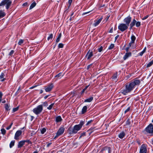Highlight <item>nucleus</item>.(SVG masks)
Masks as SVG:
<instances>
[{
	"label": "nucleus",
	"mask_w": 153,
	"mask_h": 153,
	"mask_svg": "<svg viewBox=\"0 0 153 153\" xmlns=\"http://www.w3.org/2000/svg\"><path fill=\"white\" fill-rule=\"evenodd\" d=\"M134 43L133 42H131L128 44V45H129V47H131V45L132 44H133Z\"/></svg>",
	"instance_id": "nucleus-59"
},
{
	"label": "nucleus",
	"mask_w": 153,
	"mask_h": 153,
	"mask_svg": "<svg viewBox=\"0 0 153 153\" xmlns=\"http://www.w3.org/2000/svg\"><path fill=\"white\" fill-rule=\"evenodd\" d=\"M81 128L79 125H76L74 126L72 130H70L69 128L68 129L69 134L71 135L76 134Z\"/></svg>",
	"instance_id": "nucleus-2"
},
{
	"label": "nucleus",
	"mask_w": 153,
	"mask_h": 153,
	"mask_svg": "<svg viewBox=\"0 0 153 153\" xmlns=\"http://www.w3.org/2000/svg\"><path fill=\"white\" fill-rule=\"evenodd\" d=\"M1 133L3 135L4 134L6 133V130L4 128L1 129Z\"/></svg>",
	"instance_id": "nucleus-33"
},
{
	"label": "nucleus",
	"mask_w": 153,
	"mask_h": 153,
	"mask_svg": "<svg viewBox=\"0 0 153 153\" xmlns=\"http://www.w3.org/2000/svg\"><path fill=\"white\" fill-rule=\"evenodd\" d=\"M53 37V35L52 34H50V36L47 38V40L48 41H49L50 40H51Z\"/></svg>",
	"instance_id": "nucleus-29"
},
{
	"label": "nucleus",
	"mask_w": 153,
	"mask_h": 153,
	"mask_svg": "<svg viewBox=\"0 0 153 153\" xmlns=\"http://www.w3.org/2000/svg\"><path fill=\"white\" fill-rule=\"evenodd\" d=\"M74 19V17H72V16H71V17H70V20L71 21V20H72L73 19Z\"/></svg>",
	"instance_id": "nucleus-62"
},
{
	"label": "nucleus",
	"mask_w": 153,
	"mask_h": 153,
	"mask_svg": "<svg viewBox=\"0 0 153 153\" xmlns=\"http://www.w3.org/2000/svg\"><path fill=\"white\" fill-rule=\"evenodd\" d=\"M12 4L11 0H3L0 3V6L3 7L5 6L6 9H8Z\"/></svg>",
	"instance_id": "nucleus-3"
},
{
	"label": "nucleus",
	"mask_w": 153,
	"mask_h": 153,
	"mask_svg": "<svg viewBox=\"0 0 153 153\" xmlns=\"http://www.w3.org/2000/svg\"><path fill=\"white\" fill-rule=\"evenodd\" d=\"M51 143H48L47 145V147H48L49 146L51 145Z\"/></svg>",
	"instance_id": "nucleus-61"
},
{
	"label": "nucleus",
	"mask_w": 153,
	"mask_h": 153,
	"mask_svg": "<svg viewBox=\"0 0 153 153\" xmlns=\"http://www.w3.org/2000/svg\"><path fill=\"white\" fill-rule=\"evenodd\" d=\"M64 45L62 43H59L58 45V47L59 48H62L63 47Z\"/></svg>",
	"instance_id": "nucleus-31"
},
{
	"label": "nucleus",
	"mask_w": 153,
	"mask_h": 153,
	"mask_svg": "<svg viewBox=\"0 0 153 153\" xmlns=\"http://www.w3.org/2000/svg\"><path fill=\"white\" fill-rule=\"evenodd\" d=\"M113 27H112L109 31V32L112 33L113 32Z\"/></svg>",
	"instance_id": "nucleus-57"
},
{
	"label": "nucleus",
	"mask_w": 153,
	"mask_h": 153,
	"mask_svg": "<svg viewBox=\"0 0 153 153\" xmlns=\"http://www.w3.org/2000/svg\"><path fill=\"white\" fill-rule=\"evenodd\" d=\"M53 87V85L52 84H51L50 85L45 87V90L46 92H49L52 90Z\"/></svg>",
	"instance_id": "nucleus-8"
},
{
	"label": "nucleus",
	"mask_w": 153,
	"mask_h": 153,
	"mask_svg": "<svg viewBox=\"0 0 153 153\" xmlns=\"http://www.w3.org/2000/svg\"><path fill=\"white\" fill-rule=\"evenodd\" d=\"M62 36L61 33H60L58 36V42L59 41V39Z\"/></svg>",
	"instance_id": "nucleus-51"
},
{
	"label": "nucleus",
	"mask_w": 153,
	"mask_h": 153,
	"mask_svg": "<svg viewBox=\"0 0 153 153\" xmlns=\"http://www.w3.org/2000/svg\"><path fill=\"white\" fill-rule=\"evenodd\" d=\"M103 47L102 46L98 49V51L99 52H101L102 50Z\"/></svg>",
	"instance_id": "nucleus-40"
},
{
	"label": "nucleus",
	"mask_w": 153,
	"mask_h": 153,
	"mask_svg": "<svg viewBox=\"0 0 153 153\" xmlns=\"http://www.w3.org/2000/svg\"><path fill=\"white\" fill-rule=\"evenodd\" d=\"M53 105L54 103L51 104L50 105H49V107L47 108L49 110H51L52 108Z\"/></svg>",
	"instance_id": "nucleus-37"
},
{
	"label": "nucleus",
	"mask_w": 153,
	"mask_h": 153,
	"mask_svg": "<svg viewBox=\"0 0 153 153\" xmlns=\"http://www.w3.org/2000/svg\"><path fill=\"white\" fill-rule=\"evenodd\" d=\"M5 75L3 73H1L0 76V81L1 82H3L6 79L4 77Z\"/></svg>",
	"instance_id": "nucleus-17"
},
{
	"label": "nucleus",
	"mask_w": 153,
	"mask_h": 153,
	"mask_svg": "<svg viewBox=\"0 0 153 153\" xmlns=\"http://www.w3.org/2000/svg\"><path fill=\"white\" fill-rule=\"evenodd\" d=\"M126 124L127 125H130V120L129 119H127V120L126 121Z\"/></svg>",
	"instance_id": "nucleus-47"
},
{
	"label": "nucleus",
	"mask_w": 153,
	"mask_h": 153,
	"mask_svg": "<svg viewBox=\"0 0 153 153\" xmlns=\"http://www.w3.org/2000/svg\"><path fill=\"white\" fill-rule=\"evenodd\" d=\"M140 82V80L134 79L129 84L126 85L125 88L121 90V93L124 95H126L132 91L136 85H139Z\"/></svg>",
	"instance_id": "nucleus-1"
},
{
	"label": "nucleus",
	"mask_w": 153,
	"mask_h": 153,
	"mask_svg": "<svg viewBox=\"0 0 153 153\" xmlns=\"http://www.w3.org/2000/svg\"><path fill=\"white\" fill-rule=\"evenodd\" d=\"M24 42V40H23V39H20L18 43V44L19 45H21V44H22V43H23Z\"/></svg>",
	"instance_id": "nucleus-34"
},
{
	"label": "nucleus",
	"mask_w": 153,
	"mask_h": 153,
	"mask_svg": "<svg viewBox=\"0 0 153 153\" xmlns=\"http://www.w3.org/2000/svg\"><path fill=\"white\" fill-rule=\"evenodd\" d=\"M10 105H9L8 104H5V108L6 110L7 111L10 110Z\"/></svg>",
	"instance_id": "nucleus-26"
},
{
	"label": "nucleus",
	"mask_w": 153,
	"mask_h": 153,
	"mask_svg": "<svg viewBox=\"0 0 153 153\" xmlns=\"http://www.w3.org/2000/svg\"><path fill=\"white\" fill-rule=\"evenodd\" d=\"M89 85H87L82 90L81 92V94H82L86 90V89L88 88L89 87Z\"/></svg>",
	"instance_id": "nucleus-28"
},
{
	"label": "nucleus",
	"mask_w": 153,
	"mask_h": 153,
	"mask_svg": "<svg viewBox=\"0 0 153 153\" xmlns=\"http://www.w3.org/2000/svg\"><path fill=\"white\" fill-rule=\"evenodd\" d=\"M119 35H117L115 38V40L116 41L118 37H119Z\"/></svg>",
	"instance_id": "nucleus-58"
},
{
	"label": "nucleus",
	"mask_w": 153,
	"mask_h": 153,
	"mask_svg": "<svg viewBox=\"0 0 153 153\" xmlns=\"http://www.w3.org/2000/svg\"><path fill=\"white\" fill-rule=\"evenodd\" d=\"M85 135V132H83L81 134L80 137H81L82 136H84Z\"/></svg>",
	"instance_id": "nucleus-53"
},
{
	"label": "nucleus",
	"mask_w": 153,
	"mask_h": 153,
	"mask_svg": "<svg viewBox=\"0 0 153 153\" xmlns=\"http://www.w3.org/2000/svg\"><path fill=\"white\" fill-rule=\"evenodd\" d=\"M91 11H88V12L84 13H83L82 15H84L86 14L89 13Z\"/></svg>",
	"instance_id": "nucleus-56"
},
{
	"label": "nucleus",
	"mask_w": 153,
	"mask_h": 153,
	"mask_svg": "<svg viewBox=\"0 0 153 153\" xmlns=\"http://www.w3.org/2000/svg\"><path fill=\"white\" fill-rule=\"evenodd\" d=\"M19 108V107H17L15 108H14L13 110V112H15L16 111H17L18 110Z\"/></svg>",
	"instance_id": "nucleus-38"
},
{
	"label": "nucleus",
	"mask_w": 153,
	"mask_h": 153,
	"mask_svg": "<svg viewBox=\"0 0 153 153\" xmlns=\"http://www.w3.org/2000/svg\"><path fill=\"white\" fill-rule=\"evenodd\" d=\"M14 52V51L13 50L11 51L10 53L9 54V55L10 56H11L13 54Z\"/></svg>",
	"instance_id": "nucleus-46"
},
{
	"label": "nucleus",
	"mask_w": 153,
	"mask_h": 153,
	"mask_svg": "<svg viewBox=\"0 0 153 153\" xmlns=\"http://www.w3.org/2000/svg\"><path fill=\"white\" fill-rule=\"evenodd\" d=\"M117 77V73L116 72L114 74L112 77V79L113 80H116Z\"/></svg>",
	"instance_id": "nucleus-21"
},
{
	"label": "nucleus",
	"mask_w": 153,
	"mask_h": 153,
	"mask_svg": "<svg viewBox=\"0 0 153 153\" xmlns=\"http://www.w3.org/2000/svg\"><path fill=\"white\" fill-rule=\"evenodd\" d=\"M135 39H136V37H135V36L134 35H133L131 36V42H133L134 43V41L135 40Z\"/></svg>",
	"instance_id": "nucleus-25"
},
{
	"label": "nucleus",
	"mask_w": 153,
	"mask_h": 153,
	"mask_svg": "<svg viewBox=\"0 0 153 153\" xmlns=\"http://www.w3.org/2000/svg\"><path fill=\"white\" fill-rule=\"evenodd\" d=\"M22 133V132L21 131H17L15 134V136L14 137L15 139L16 140H18V137Z\"/></svg>",
	"instance_id": "nucleus-12"
},
{
	"label": "nucleus",
	"mask_w": 153,
	"mask_h": 153,
	"mask_svg": "<svg viewBox=\"0 0 153 153\" xmlns=\"http://www.w3.org/2000/svg\"><path fill=\"white\" fill-rule=\"evenodd\" d=\"M25 143L24 140L20 141L18 143V148H20L22 147L23 145H24Z\"/></svg>",
	"instance_id": "nucleus-18"
},
{
	"label": "nucleus",
	"mask_w": 153,
	"mask_h": 153,
	"mask_svg": "<svg viewBox=\"0 0 153 153\" xmlns=\"http://www.w3.org/2000/svg\"><path fill=\"white\" fill-rule=\"evenodd\" d=\"M128 27L124 23H121L118 26V29L121 31L123 32L127 30Z\"/></svg>",
	"instance_id": "nucleus-6"
},
{
	"label": "nucleus",
	"mask_w": 153,
	"mask_h": 153,
	"mask_svg": "<svg viewBox=\"0 0 153 153\" xmlns=\"http://www.w3.org/2000/svg\"><path fill=\"white\" fill-rule=\"evenodd\" d=\"M63 75V74L62 73H60L58 74V78H61Z\"/></svg>",
	"instance_id": "nucleus-32"
},
{
	"label": "nucleus",
	"mask_w": 153,
	"mask_h": 153,
	"mask_svg": "<svg viewBox=\"0 0 153 153\" xmlns=\"http://www.w3.org/2000/svg\"><path fill=\"white\" fill-rule=\"evenodd\" d=\"M87 107L86 106H84L83 107V108L82 109V114H83L84 113H85V112H86V111H87Z\"/></svg>",
	"instance_id": "nucleus-19"
},
{
	"label": "nucleus",
	"mask_w": 153,
	"mask_h": 153,
	"mask_svg": "<svg viewBox=\"0 0 153 153\" xmlns=\"http://www.w3.org/2000/svg\"><path fill=\"white\" fill-rule=\"evenodd\" d=\"M46 129L45 128H42L41 131V133L42 134H43L46 131Z\"/></svg>",
	"instance_id": "nucleus-39"
},
{
	"label": "nucleus",
	"mask_w": 153,
	"mask_h": 153,
	"mask_svg": "<svg viewBox=\"0 0 153 153\" xmlns=\"http://www.w3.org/2000/svg\"><path fill=\"white\" fill-rule=\"evenodd\" d=\"M136 25L137 27H139L140 26V22H137L136 23Z\"/></svg>",
	"instance_id": "nucleus-35"
},
{
	"label": "nucleus",
	"mask_w": 153,
	"mask_h": 153,
	"mask_svg": "<svg viewBox=\"0 0 153 153\" xmlns=\"http://www.w3.org/2000/svg\"><path fill=\"white\" fill-rule=\"evenodd\" d=\"M36 3L35 1L33 2L30 5V10L33 8L36 5Z\"/></svg>",
	"instance_id": "nucleus-24"
},
{
	"label": "nucleus",
	"mask_w": 153,
	"mask_h": 153,
	"mask_svg": "<svg viewBox=\"0 0 153 153\" xmlns=\"http://www.w3.org/2000/svg\"><path fill=\"white\" fill-rule=\"evenodd\" d=\"M62 120V119L60 116H58V123L61 121Z\"/></svg>",
	"instance_id": "nucleus-41"
},
{
	"label": "nucleus",
	"mask_w": 153,
	"mask_h": 153,
	"mask_svg": "<svg viewBox=\"0 0 153 153\" xmlns=\"http://www.w3.org/2000/svg\"><path fill=\"white\" fill-rule=\"evenodd\" d=\"M131 18L130 16H128L127 17L125 18L124 19V22L125 23L126 25L129 26V24L131 21Z\"/></svg>",
	"instance_id": "nucleus-7"
},
{
	"label": "nucleus",
	"mask_w": 153,
	"mask_h": 153,
	"mask_svg": "<svg viewBox=\"0 0 153 153\" xmlns=\"http://www.w3.org/2000/svg\"><path fill=\"white\" fill-rule=\"evenodd\" d=\"M43 105L45 106H47L48 105V104L46 102H44L42 106Z\"/></svg>",
	"instance_id": "nucleus-49"
},
{
	"label": "nucleus",
	"mask_w": 153,
	"mask_h": 153,
	"mask_svg": "<svg viewBox=\"0 0 153 153\" xmlns=\"http://www.w3.org/2000/svg\"><path fill=\"white\" fill-rule=\"evenodd\" d=\"M114 47V45L113 44H111L110 45V46L108 48V49H113Z\"/></svg>",
	"instance_id": "nucleus-36"
},
{
	"label": "nucleus",
	"mask_w": 153,
	"mask_h": 153,
	"mask_svg": "<svg viewBox=\"0 0 153 153\" xmlns=\"http://www.w3.org/2000/svg\"><path fill=\"white\" fill-rule=\"evenodd\" d=\"M102 17H101L100 19H99L98 20L95 21L94 23L93 24V25L95 27H96L101 22L102 20Z\"/></svg>",
	"instance_id": "nucleus-11"
},
{
	"label": "nucleus",
	"mask_w": 153,
	"mask_h": 153,
	"mask_svg": "<svg viewBox=\"0 0 153 153\" xmlns=\"http://www.w3.org/2000/svg\"><path fill=\"white\" fill-rule=\"evenodd\" d=\"M24 141L25 143V142H27V143H28L29 144H31L32 143L31 142V141H30V140H24Z\"/></svg>",
	"instance_id": "nucleus-48"
},
{
	"label": "nucleus",
	"mask_w": 153,
	"mask_h": 153,
	"mask_svg": "<svg viewBox=\"0 0 153 153\" xmlns=\"http://www.w3.org/2000/svg\"><path fill=\"white\" fill-rule=\"evenodd\" d=\"M129 48V47H127L126 48L125 50L127 52H128Z\"/></svg>",
	"instance_id": "nucleus-55"
},
{
	"label": "nucleus",
	"mask_w": 153,
	"mask_h": 153,
	"mask_svg": "<svg viewBox=\"0 0 153 153\" xmlns=\"http://www.w3.org/2000/svg\"><path fill=\"white\" fill-rule=\"evenodd\" d=\"M145 52L144 51H142L138 53V55L140 56H142Z\"/></svg>",
	"instance_id": "nucleus-44"
},
{
	"label": "nucleus",
	"mask_w": 153,
	"mask_h": 153,
	"mask_svg": "<svg viewBox=\"0 0 153 153\" xmlns=\"http://www.w3.org/2000/svg\"><path fill=\"white\" fill-rule=\"evenodd\" d=\"M145 131L149 134H153V125L150 123L145 129Z\"/></svg>",
	"instance_id": "nucleus-5"
},
{
	"label": "nucleus",
	"mask_w": 153,
	"mask_h": 153,
	"mask_svg": "<svg viewBox=\"0 0 153 153\" xmlns=\"http://www.w3.org/2000/svg\"><path fill=\"white\" fill-rule=\"evenodd\" d=\"M93 97H90V98L86 99L85 100V102H90L91 101L93 100Z\"/></svg>",
	"instance_id": "nucleus-20"
},
{
	"label": "nucleus",
	"mask_w": 153,
	"mask_h": 153,
	"mask_svg": "<svg viewBox=\"0 0 153 153\" xmlns=\"http://www.w3.org/2000/svg\"><path fill=\"white\" fill-rule=\"evenodd\" d=\"M108 153H110V152H111L110 147H108Z\"/></svg>",
	"instance_id": "nucleus-63"
},
{
	"label": "nucleus",
	"mask_w": 153,
	"mask_h": 153,
	"mask_svg": "<svg viewBox=\"0 0 153 153\" xmlns=\"http://www.w3.org/2000/svg\"><path fill=\"white\" fill-rule=\"evenodd\" d=\"M42 110V105H38L36 107L34 108L33 110V111L35 114L37 115L41 113Z\"/></svg>",
	"instance_id": "nucleus-4"
},
{
	"label": "nucleus",
	"mask_w": 153,
	"mask_h": 153,
	"mask_svg": "<svg viewBox=\"0 0 153 153\" xmlns=\"http://www.w3.org/2000/svg\"><path fill=\"white\" fill-rule=\"evenodd\" d=\"M93 121V120H90V121H89L86 124V126H88V125H89L91 123H92Z\"/></svg>",
	"instance_id": "nucleus-45"
},
{
	"label": "nucleus",
	"mask_w": 153,
	"mask_h": 153,
	"mask_svg": "<svg viewBox=\"0 0 153 153\" xmlns=\"http://www.w3.org/2000/svg\"><path fill=\"white\" fill-rule=\"evenodd\" d=\"M84 124V122L83 121H81L80 122L79 124H78L79 126L80 127L82 128V126Z\"/></svg>",
	"instance_id": "nucleus-30"
},
{
	"label": "nucleus",
	"mask_w": 153,
	"mask_h": 153,
	"mask_svg": "<svg viewBox=\"0 0 153 153\" xmlns=\"http://www.w3.org/2000/svg\"><path fill=\"white\" fill-rule=\"evenodd\" d=\"M125 135V133L124 131H122L119 134L118 137L120 139H123Z\"/></svg>",
	"instance_id": "nucleus-16"
},
{
	"label": "nucleus",
	"mask_w": 153,
	"mask_h": 153,
	"mask_svg": "<svg viewBox=\"0 0 153 153\" xmlns=\"http://www.w3.org/2000/svg\"><path fill=\"white\" fill-rule=\"evenodd\" d=\"M94 128H90L89 129V131H91V132H93V129Z\"/></svg>",
	"instance_id": "nucleus-60"
},
{
	"label": "nucleus",
	"mask_w": 153,
	"mask_h": 153,
	"mask_svg": "<svg viewBox=\"0 0 153 153\" xmlns=\"http://www.w3.org/2000/svg\"><path fill=\"white\" fill-rule=\"evenodd\" d=\"M93 52L92 51L90 52V51L89 50L85 56V57L88 56L87 59H89L93 56Z\"/></svg>",
	"instance_id": "nucleus-14"
},
{
	"label": "nucleus",
	"mask_w": 153,
	"mask_h": 153,
	"mask_svg": "<svg viewBox=\"0 0 153 153\" xmlns=\"http://www.w3.org/2000/svg\"><path fill=\"white\" fill-rule=\"evenodd\" d=\"M72 2V0H69L68 2V3L69 4L68 6V7H70Z\"/></svg>",
	"instance_id": "nucleus-42"
},
{
	"label": "nucleus",
	"mask_w": 153,
	"mask_h": 153,
	"mask_svg": "<svg viewBox=\"0 0 153 153\" xmlns=\"http://www.w3.org/2000/svg\"><path fill=\"white\" fill-rule=\"evenodd\" d=\"M136 23V21L135 19H134L130 24V29H131L134 26Z\"/></svg>",
	"instance_id": "nucleus-15"
},
{
	"label": "nucleus",
	"mask_w": 153,
	"mask_h": 153,
	"mask_svg": "<svg viewBox=\"0 0 153 153\" xmlns=\"http://www.w3.org/2000/svg\"><path fill=\"white\" fill-rule=\"evenodd\" d=\"M5 13L2 10L0 11V19L4 16L5 15Z\"/></svg>",
	"instance_id": "nucleus-22"
},
{
	"label": "nucleus",
	"mask_w": 153,
	"mask_h": 153,
	"mask_svg": "<svg viewBox=\"0 0 153 153\" xmlns=\"http://www.w3.org/2000/svg\"><path fill=\"white\" fill-rule=\"evenodd\" d=\"M130 107H128L125 110V111H124V113L126 114L127 112L130 109Z\"/></svg>",
	"instance_id": "nucleus-43"
},
{
	"label": "nucleus",
	"mask_w": 153,
	"mask_h": 153,
	"mask_svg": "<svg viewBox=\"0 0 153 153\" xmlns=\"http://www.w3.org/2000/svg\"><path fill=\"white\" fill-rule=\"evenodd\" d=\"M148 16H149L148 15H147V16H145V17H144L142 19L143 20H145V19H147L148 18Z\"/></svg>",
	"instance_id": "nucleus-52"
},
{
	"label": "nucleus",
	"mask_w": 153,
	"mask_h": 153,
	"mask_svg": "<svg viewBox=\"0 0 153 153\" xmlns=\"http://www.w3.org/2000/svg\"><path fill=\"white\" fill-rule=\"evenodd\" d=\"M64 126H61L58 130V136L62 134L64 132L65 128Z\"/></svg>",
	"instance_id": "nucleus-10"
},
{
	"label": "nucleus",
	"mask_w": 153,
	"mask_h": 153,
	"mask_svg": "<svg viewBox=\"0 0 153 153\" xmlns=\"http://www.w3.org/2000/svg\"><path fill=\"white\" fill-rule=\"evenodd\" d=\"M147 152V149L145 144H143L142 145L140 149V153H146Z\"/></svg>",
	"instance_id": "nucleus-9"
},
{
	"label": "nucleus",
	"mask_w": 153,
	"mask_h": 153,
	"mask_svg": "<svg viewBox=\"0 0 153 153\" xmlns=\"http://www.w3.org/2000/svg\"><path fill=\"white\" fill-rule=\"evenodd\" d=\"M131 56V53L130 52L126 53L123 57V59L124 60H126L128 57Z\"/></svg>",
	"instance_id": "nucleus-13"
},
{
	"label": "nucleus",
	"mask_w": 153,
	"mask_h": 153,
	"mask_svg": "<svg viewBox=\"0 0 153 153\" xmlns=\"http://www.w3.org/2000/svg\"><path fill=\"white\" fill-rule=\"evenodd\" d=\"M12 124H13V123H11V124L8 127H7V128H6L7 129V130L11 128Z\"/></svg>",
	"instance_id": "nucleus-50"
},
{
	"label": "nucleus",
	"mask_w": 153,
	"mask_h": 153,
	"mask_svg": "<svg viewBox=\"0 0 153 153\" xmlns=\"http://www.w3.org/2000/svg\"><path fill=\"white\" fill-rule=\"evenodd\" d=\"M136 142L139 145H140V141L139 140H137Z\"/></svg>",
	"instance_id": "nucleus-54"
},
{
	"label": "nucleus",
	"mask_w": 153,
	"mask_h": 153,
	"mask_svg": "<svg viewBox=\"0 0 153 153\" xmlns=\"http://www.w3.org/2000/svg\"><path fill=\"white\" fill-rule=\"evenodd\" d=\"M15 142V141H12L11 142L10 144V148H12L14 145V143Z\"/></svg>",
	"instance_id": "nucleus-27"
},
{
	"label": "nucleus",
	"mask_w": 153,
	"mask_h": 153,
	"mask_svg": "<svg viewBox=\"0 0 153 153\" xmlns=\"http://www.w3.org/2000/svg\"><path fill=\"white\" fill-rule=\"evenodd\" d=\"M146 47H145L143 49V51H144L145 52H146Z\"/></svg>",
	"instance_id": "nucleus-64"
},
{
	"label": "nucleus",
	"mask_w": 153,
	"mask_h": 153,
	"mask_svg": "<svg viewBox=\"0 0 153 153\" xmlns=\"http://www.w3.org/2000/svg\"><path fill=\"white\" fill-rule=\"evenodd\" d=\"M153 64V60L149 62L146 65V67L149 68Z\"/></svg>",
	"instance_id": "nucleus-23"
}]
</instances>
